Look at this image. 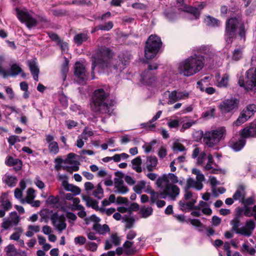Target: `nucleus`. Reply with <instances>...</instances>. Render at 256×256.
Masks as SVG:
<instances>
[{"label":"nucleus","mask_w":256,"mask_h":256,"mask_svg":"<svg viewBox=\"0 0 256 256\" xmlns=\"http://www.w3.org/2000/svg\"><path fill=\"white\" fill-rule=\"evenodd\" d=\"M92 68L99 66L102 69H107L110 71L113 70L122 71L126 66L128 61L122 60L120 57L116 56L108 48H98L92 56Z\"/></svg>","instance_id":"1"},{"label":"nucleus","mask_w":256,"mask_h":256,"mask_svg":"<svg viewBox=\"0 0 256 256\" xmlns=\"http://www.w3.org/2000/svg\"><path fill=\"white\" fill-rule=\"evenodd\" d=\"M109 96L108 88H102L94 90L90 102L91 110L96 114L111 115L112 112V106L108 103V97Z\"/></svg>","instance_id":"2"},{"label":"nucleus","mask_w":256,"mask_h":256,"mask_svg":"<svg viewBox=\"0 0 256 256\" xmlns=\"http://www.w3.org/2000/svg\"><path fill=\"white\" fill-rule=\"evenodd\" d=\"M204 66V57L200 55H194L180 62L178 68L180 74L190 76L200 72Z\"/></svg>","instance_id":"3"},{"label":"nucleus","mask_w":256,"mask_h":256,"mask_svg":"<svg viewBox=\"0 0 256 256\" xmlns=\"http://www.w3.org/2000/svg\"><path fill=\"white\" fill-rule=\"evenodd\" d=\"M170 182L173 184L178 183V178L174 174L169 173L168 174H164L158 178L156 180V184L158 188H164V192L162 194L163 198H165L167 196H168L174 200L178 195L180 189L177 186L170 184Z\"/></svg>","instance_id":"4"},{"label":"nucleus","mask_w":256,"mask_h":256,"mask_svg":"<svg viewBox=\"0 0 256 256\" xmlns=\"http://www.w3.org/2000/svg\"><path fill=\"white\" fill-rule=\"evenodd\" d=\"M162 45L160 37L156 34L150 35L146 42L144 48V56L147 60H152Z\"/></svg>","instance_id":"5"},{"label":"nucleus","mask_w":256,"mask_h":256,"mask_svg":"<svg viewBox=\"0 0 256 256\" xmlns=\"http://www.w3.org/2000/svg\"><path fill=\"white\" fill-rule=\"evenodd\" d=\"M240 224V218L238 216H235L230 222L232 230L234 231L237 234L246 237H249L252 234L256 227V223L254 220H246L245 226L241 228H238Z\"/></svg>","instance_id":"6"},{"label":"nucleus","mask_w":256,"mask_h":256,"mask_svg":"<svg viewBox=\"0 0 256 256\" xmlns=\"http://www.w3.org/2000/svg\"><path fill=\"white\" fill-rule=\"evenodd\" d=\"M240 139L234 143L232 146L236 151L240 150L246 144L245 138L249 137H256V124H250L242 129L240 132Z\"/></svg>","instance_id":"7"},{"label":"nucleus","mask_w":256,"mask_h":256,"mask_svg":"<svg viewBox=\"0 0 256 256\" xmlns=\"http://www.w3.org/2000/svg\"><path fill=\"white\" fill-rule=\"evenodd\" d=\"M246 83L242 76L239 78L238 82L240 86L244 87L248 92H256V68L248 70L246 72Z\"/></svg>","instance_id":"8"},{"label":"nucleus","mask_w":256,"mask_h":256,"mask_svg":"<svg viewBox=\"0 0 256 256\" xmlns=\"http://www.w3.org/2000/svg\"><path fill=\"white\" fill-rule=\"evenodd\" d=\"M224 127H220L215 130L206 132L204 140L209 147H213L218 144L226 134Z\"/></svg>","instance_id":"9"},{"label":"nucleus","mask_w":256,"mask_h":256,"mask_svg":"<svg viewBox=\"0 0 256 256\" xmlns=\"http://www.w3.org/2000/svg\"><path fill=\"white\" fill-rule=\"evenodd\" d=\"M184 200L179 202L180 206L183 210H192L196 202L198 196L192 193L188 188H184Z\"/></svg>","instance_id":"10"},{"label":"nucleus","mask_w":256,"mask_h":256,"mask_svg":"<svg viewBox=\"0 0 256 256\" xmlns=\"http://www.w3.org/2000/svg\"><path fill=\"white\" fill-rule=\"evenodd\" d=\"M238 23V20L236 18H230L226 22L224 36L228 44H231L235 37L236 28Z\"/></svg>","instance_id":"11"},{"label":"nucleus","mask_w":256,"mask_h":256,"mask_svg":"<svg viewBox=\"0 0 256 256\" xmlns=\"http://www.w3.org/2000/svg\"><path fill=\"white\" fill-rule=\"evenodd\" d=\"M157 68L158 64H153L148 66V69L145 70L141 76V82L143 84L152 86L153 84L155 82V76L151 71Z\"/></svg>","instance_id":"12"},{"label":"nucleus","mask_w":256,"mask_h":256,"mask_svg":"<svg viewBox=\"0 0 256 256\" xmlns=\"http://www.w3.org/2000/svg\"><path fill=\"white\" fill-rule=\"evenodd\" d=\"M18 18L22 22H26L28 28L34 26L36 25V20L33 18L30 13L26 10H16Z\"/></svg>","instance_id":"13"},{"label":"nucleus","mask_w":256,"mask_h":256,"mask_svg":"<svg viewBox=\"0 0 256 256\" xmlns=\"http://www.w3.org/2000/svg\"><path fill=\"white\" fill-rule=\"evenodd\" d=\"M74 73L76 76L79 78L80 83H85L88 79V75L86 73V68L83 64L76 62L74 65Z\"/></svg>","instance_id":"14"},{"label":"nucleus","mask_w":256,"mask_h":256,"mask_svg":"<svg viewBox=\"0 0 256 256\" xmlns=\"http://www.w3.org/2000/svg\"><path fill=\"white\" fill-rule=\"evenodd\" d=\"M51 220L53 226L58 232H61L66 229V224L63 216H58L56 213L54 214L52 216Z\"/></svg>","instance_id":"15"},{"label":"nucleus","mask_w":256,"mask_h":256,"mask_svg":"<svg viewBox=\"0 0 256 256\" xmlns=\"http://www.w3.org/2000/svg\"><path fill=\"white\" fill-rule=\"evenodd\" d=\"M206 6V4L204 2H202L198 5V8L192 7L188 6L186 4L180 5L181 7L180 9L182 10L184 12L192 14L196 18H198L200 15V10L203 9Z\"/></svg>","instance_id":"16"},{"label":"nucleus","mask_w":256,"mask_h":256,"mask_svg":"<svg viewBox=\"0 0 256 256\" xmlns=\"http://www.w3.org/2000/svg\"><path fill=\"white\" fill-rule=\"evenodd\" d=\"M46 142L48 144L49 152L53 155H56L59 152L60 149L58 144L54 140V136L51 134L46 135Z\"/></svg>","instance_id":"17"},{"label":"nucleus","mask_w":256,"mask_h":256,"mask_svg":"<svg viewBox=\"0 0 256 256\" xmlns=\"http://www.w3.org/2000/svg\"><path fill=\"white\" fill-rule=\"evenodd\" d=\"M238 100L236 99H228L222 102L220 109L225 112H229L238 106Z\"/></svg>","instance_id":"18"},{"label":"nucleus","mask_w":256,"mask_h":256,"mask_svg":"<svg viewBox=\"0 0 256 256\" xmlns=\"http://www.w3.org/2000/svg\"><path fill=\"white\" fill-rule=\"evenodd\" d=\"M115 192L124 194L128 192V188L126 186L122 178H116L114 179Z\"/></svg>","instance_id":"19"},{"label":"nucleus","mask_w":256,"mask_h":256,"mask_svg":"<svg viewBox=\"0 0 256 256\" xmlns=\"http://www.w3.org/2000/svg\"><path fill=\"white\" fill-rule=\"evenodd\" d=\"M28 66L29 67L30 72L33 76L34 80L38 82V74L40 70L38 68L36 59H32L27 62Z\"/></svg>","instance_id":"20"},{"label":"nucleus","mask_w":256,"mask_h":256,"mask_svg":"<svg viewBox=\"0 0 256 256\" xmlns=\"http://www.w3.org/2000/svg\"><path fill=\"white\" fill-rule=\"evenodd\" d=\"M121 239L116 233L111 234L110 239L106 240L105 244V249H110L112 246V244L116 246H119L120 244Z\"/></svg>","instance_id":"21"},{"label":"nucleus","mask_w":256,"mask_h":256,"mask_svg":"<svg viewBox=\"0 0 256 256\" xmlns=\"http://www.w3.org/2000/svg\"><path fill=\"white\" fill-rule=\"evenodd\" d=\"M216 80L217 82L216 86L218 87H226L228 86L229 82V75L225 74L222 78L220 75L218 74L216 76Z\"/></svg>","instance_id":"22"},{"label":"nucleus","mask_w":256,"mask_h":256,"mask_svg":"<svg viewBox=\"0 0 256 256\" xmlns=\"http://www.w3.org/2000/svg\"><path fill=\"white\" fill-rule=\"evenodd\" d=\"M92 228L100 234L102 235L105 234L110 230V228L108 225L106 224L101 225L99 223L94 224Z\"/></svg>","instance_id":"23"},{"label":"nucleus","mask_w":256,"mask_h":256,"mask_svg":"<svg viewBox=\"0 0 256 256\" xmlns=\"http://www.w3.org/2000/svg\"><path fill=\"white\" fill-rule=\"evenodd\" d=\"M162 114V112L160 110L152 118V119L150 120L148 122H147L146 123H143L141 124V126L143 127L146 128V129L148 130H152L154 128H155L156 125L155 124H152V122L156 121L158 118H159Z\"/></svg>","instance_id":"24"},{"label":"nucleus","mask_w":256,"mask_h":256,"mask_svg":"<svg viewBox=\"0 0 256 256\" xmlns=\"http://www.w3.org/2000/svg\"><path fill=\"white\" fill-rule=\"evenodd\" d=\"M162 114V112L160 110L152 118V119L150 120L148 122H147L146 123H143L141 124V126L143 127L146 128V129L148 130H152L154 128H155L156 125L155 124H152V122L156 121L158 118H159Z\"/></svg>","instance_id":"25"},{"label":"nucleus","mask_w":256,"mask_h":256,"mask_svg":"<svg viewBox=\"0 0 256 256\" xmlns=\"http://www.w3.org/2000/svg\"><path fill=\"white\" fill-rule=\"evenodd\" d=\"M162 114V112L160 110L152 118V119L150 120L148 122H147L146 123H143L141 124V126L143 127L146 128V129L148 130H152L154 128H155L156 125L155 124H152V122L156 121L158 118H159Z\"/></svg>","instance_id":"26"},{"label":"nucleus","mask_w":256,"mask_h":256,"mask_svg":"<svg viewBox=\"0 0 256 256\" xmlns=\"http://www.w3.org/2000/svg\"><path fill=\"white\" fill-rule=\"evenodd\" d=\"M146 169L148 172H152L154 169L158 164V160L156 156H148L146 160Z\"/></svg>","instance_id":"27"},{"label":"nucleus","mask_w":256,"mask_h":256,"mask_svg":"<svg viewBox=\"0 0 256 256\" xmlns=\"http://www.w3.org/2000/svg\"><path fill=\"white\" fill-rule=\"evenodd\" d=\"M246 195L245 188L242 186H240L234 194L233 198L235 200H238L242 202L244 198Z\"/></svg>","instance_id":"28"},{"label":"nucleus","mask_w":256,"mask_h":256,"mask_svg":"<svg viewBox=\"0 0 256 256\" xmlns=\"http://www.w3.org/2000/svg\"><path fill=\"white\" fill-rule=\"evenodd\" d=\"M202 187L203 185L200 182H198L192 178H189L187 180L185 188H188L189 190L190 188H194L198 190H200Z\"/></svg>","instance_id":"29"},{"label":"nucleus","mask_w":256,"mask_h":256,"mask_svg":"<svg viewBox=\"0 0 256 256\" xmlns=\"http://www.w3.org/2000/svg\"><path fill=\"white\" fill-rule=\"evenodd\" d=\"M240 252L244 255L250 254L252 256H254L256 253V249L253 247L250 246L246 243L242 244Z\"/></svg>","instance_id":"30"},{"label":"nucleus","mask_w":256,"mask_h":256,"mask_svg":"<svg viewBox=\"0 0 256 256\" xmlns=\"http://www.w3.org/2000/svg\"><path fill=\"white\" fill-rule=\"evenodd\" d=\"M3 182L10 187L14 186L17 183V178L16 176L9 174H5L2 178Z\"/></svg>","instance_id":"31"},{"label":"nucleus","mask_w":256,"mask_h":256,"mask_svg":"<svg viewBox=\"0 0 256 256\" xmlns=\"http://www.w3.org/2000/svg\"><path fill=\"white\" fill-rule=\"evenodd\" d=\"M204 22L206 24L209 26H218L220 25V21L210 16H206Z\"/></svg>","instance_id":"32"},{"label":"nucleus","mask_w":256,"mask_h":256,"mask_svg":"<svg viewBox=\"0 0 256 256\" xmlns=\"http://www.w3.org/2000/svg\"><path fill=\"white\" fill-rule=\"evenodd\" d=\"M35 197L36 195L34 190L32 188H30L27 190L26 197L21 200V203L22 204L26 203L28 204L34 200Z\"/></svg>","instance_id":"33"},{"label":"nucleus","mask_w":256,"mask_h":256,"mask_svg":"<svg viewBox=\"0 0 256 256\" xmlns=\"http://www.w3.org/2000/svg\"><path fill=\"white\" fill-rule=\"evenodd\" d=\"M64 184L62 186L66 190L72 192L74 195H78L80 193V189L78 186L70 184L68 182H65Z\"/></svg>","instance_id":"34"},{"label":"nucleus","mask_w":256,"mask_h":256,"mask_svg":"<svg viewBox=\"0 0 256 256\" xmlns=\"http://www.w3.org/2000/svg\"><path fill=\"white\" fill-rule=\"evenodd\" d=\"M142 159L140 156H138L132 160V168L137 172H142Z\"/></svg>","instance_id":"35"},{"label":"nucleus","mask_w":256,"mask_h":256,"mask_svg":"<svg viewBox=\"0 0 256 256\" xmlns=\"http://www.w3.org/2000/svg\"><path fill=\"white\" fill-rule=\"evenodd\" d=\"M48 204L52 205V207L58 208L60 206V196H50L46 200Z\"/></svg>","instance_id":"36"},{"label":"nucleus","mask_w":256,"mask_h":256,"mask_svg":"<svg viewBox=\"0 0 256 256\" xmlns=\"http://www.w3.org/2000/svg\"><path fill=\"white\" fill-rule=\"evenodd\" d=\"M22 72V69L17 64H14L10 66V72L8 73V76H15Z\"/></svg>","instance_id":"37"},{"label":"nucleus","mask_w":256,"mask_h":256,"mask_svg":"<svg viewBox=\"0 0 256 256\" xmlns=\"http://www.w3.org/2000/svg\"><path fill=\"white\" fill-rule=\"evenodd\" d=\"M92 195L98 199H101L104 197V190L100 183L94 188Z\"/></svg>","instance_id":"38"},{"label":"nucleus","mask_w":256,"mask_h":256,"mask_svg":"<svg viewBox=\"0 0 256 256\" xmlns=\"http://www.w3.org/2000/svg\"><path fill=\"white\" fill-rule=\"evenodd\" d=\"M88 39V36L85 33H80L76 35L74 38V42L78 45L81 44Z\"/></svg>","instance_id":"39"},{"label":"nucleus","mask_w":256,"mask_h":256,"mask_svg":"<svg viewBox=\"0 0 256 256\" xmlns=\"http://www.w3.org/2000/svg\"><path fill=\"white\" fill-rule=\"evenodd\" d=\"M133 242L126 240L123 244L124 252L127 254H132L134 252V250L132 248Z\"/></svg>","instance_id":"40"},{"label":"nucleus","mask_w":256,"mask_h":256,"mask_svg":"<svg viewBox=\"0 0 256 256\" xmlns=\"http://www.w3.org/2000/svg\"><path fill=\"white\" fill-rule=\"evenodd\" d=\"M242 112L246 113L247 117L250 118L256 112V106L254 104H249Z\"/></svg>","instance_id":"41"},{"label":"nucleus","mask_w":256,"mask_h":256,"mask_svg":"<svg viewBox=\"0 0 256 256\" xmlns=\"http://www.w3.org/2000/svg\"><path fill=\"white\" fill-rule=\"evenodd\" d=\"M68 70V61L66 58L61 68V72L63 80H64L66 79Z\"/></svg>","instance_id":"42"},{"label":"nucleus","mask_w":256,"mask_h":256,"mask_svg":"<svg viewBox=\"0 0 256 256\" xmlns=\"http://www.w3.org/2000/svg\"><path fill=\"white\" fill-rule=\"evenodd\" d=\"M6 255L8 256H15L17 254V250L14 244H10L4 248Z\"/></svg>","instance_id":"43"},{"label":"nucleus","mask_w":256,"mask_h":256,"mask_svg":"<svg viewBox=\"0 0 256 256\" xmlns=\"http://www.w3.org/2000/svg\"><path fill=\"white\" fill-rule=\"evenodd\" d=\"M72 206L70 207V210L72 211L78 210L83 208V206L80 204V200L78 198H74L72 199Z\"/></svg>","instance_id":"44"},{"label":"nucleus","mask_w":256,"mask_h":256,"mask_svg":"<svg viewBox=\"0 0 256 256\" xmlns=\"http://www.w3.org/2000/svg\"><path fill=\"white\" fill-rule=\"evenodd\" d=\"M152 212V208L150 206H143L140 210V213L142 215V218H146L150 216Z\"/></svg>","instance_id":"45"},{"label":"nucleus","mask_w":256,"mask_h":256,"mask_svg":"<svg viewBox=\"0 0 256 256\" xmlns=\"http://www.w3.org/2000/svg\"><path fill=\"white\" fill-rule=\"evenodd\" d=\"M28 230L26 232V235L28 237L32 236L34 233L40 231V228L38 226L30 225L28 226Z\"/></svg>","instance_id":"46"},{"label":"nucleus","mask_w":256,"mask_h":256,"mask_svg":"<svg viewBox=\"0 0 256 256\" xmlns=\"http://www.w3.org/2000/svg\"><path fill=\"white\" fill-rule=\"evenodd\" d=\"M146 182L144 180H141L138 182L134 188V190L138 194H140L142 192V190L146 186Z\"/></svg>","instance_id":"47"},{"label":"nucleus","mask_w":256,"mask_h":256,"mask_svg":"<svg viewBox=\"0 0 256 256\" xmlns=\"http://www.w3.org/2000/svg\"><path fill=\"white\" fill-rule=\"evenodd\" d=\"M249 118L246 116V114L242 112L236 120L234 122V124L236 126H240L245 122Z\"/></svg>","instance_id":"48"},{"label":"nucleus","mask_w":256,"mask_h":256,"mask_svg":"<svg viewBox=\"0 0 256 256\" xmlns=\"http://www.w3.org/2000/svg\"><path fill=\"white\" fill-rule=\"evenodd\" d=\"M168 104H172L178 101L176 95V90H173L171 92H168Z\"/></svg>","instance_id":"49"},{"label":"nucleus","mask_w":256,"mask_h":256,"mask_svg":"<svg viewBox=\"0 0 256 256\" xmlns=\"http://www.w3.org/2000/svg\"><path fill=\"white\" fill-rule=\"evenodd\" d=\"M83 199L86 201V204L88 206H91L95 210L98 208V203L96 200H92L89 198L83 196Z\"/></svg>","instance_id":"50"},{"label":"nucleus","mask_w":256,"mask_h":256,"mask_svg":"<svg viewBox=\"0 0 256 256\" xmlns=\"http://www.w3.org/2000/svg\"><path fill=\"white\" fill-rule=\"evenodd\" d=\"M177 98L179 100H186L189 97L190 93L186 90H176Z\"/></svg>","instance_id":"51"},{"label":"nucleus","mask_w":256,"mask_h":256,"mask_svg":"<svg viewBox=\"0 0 256 256\" xmlns=\"http://www.w3.org/2000/svg\"><path fill=\"white\" fill-rule=\"evenodd\" d=\"M256 202V197L254 196L248 197L246 198H244L242 203L244 206H248L252 205Z\"/></svg>","instance_id":"52"},{"label":"nucleus","mask_w":256,"mask_h":256,"mask_svg":"<svg viewBox=\"0 0 256 256\" xmlns=\"http://www.w3.org/2000/svg\"><path fill=\"white\" fill-rule=\"evenodd\" d=\"M163 188V192H156L154 190L150 194V200L152 203H154L156 200L160 198H163L162 196V194L164 192V188Z\"/></svg>","instance_id":"53"},{"label":"nucleus","mask_w":256,"mask_h":256,"mask_svg":"<svg viewBox=\"0 0 256 256\" xmlns=\"http://www.w3.org/2000/svg\"><path fill=\"white\" fill-rule=\"evenodd\" d=\"M8 220L12 222L14 226H16L19 222V218L17 213L16 212H11Z\"/></svg>","instance_id":"54"},{"label":"nucleus","mask_w":256,"mask_h":256,"mask_svg":"<svg viewBox=\"0 0 256 256\" xmlns=\"http://www.w3.org/2000/svg\"><path fill=\"white\" fill-rule=\"evenodd\" d=\"M172 148L174 152H184L186 150L185 147L178 142L174 143Z\"/></svg>","instance_id":"55"},{"label":"nucleus","mask_w":256,"mask_h":256,"mask_svg":"<svg viewBox=\"0 0 256 256\" xmlns=\"http://www.w3.org/2000/svg\"><path fill=\"white\" fill-rule=\"evenodd\" d=\"M212 164L207 163L204 166V170L208 171L210 173L218 174L219 172V170L217 168H214L212 166Z\"/></svg>","instance_id":"56"},{"label":"nucleus","mask_w":256,"mask_h":256,"mask_svg":"<svg viewBox=\"0 0 256 256\" xmlns=\"http://www.w3.org/2000/svg\"><path fill=\"white\" fill-rule=\"evenodd\" d=\"M254 212H252V208L248 206H244V214L247 217H251L253 216Z\"/></svg>","instance_id":"57"},{"label":"nucleus","mask_w":256,"mask_h":256,"mask_svg":"<svg viewBox=\"0 0 256 256\" xmlns=\"http://www.w3.org/2000/svg\"><path fill=\"white\" fill-rule=\"evenodd\" d=\"M242 50H240V48H237L234 50L232 58L234 60H238L242 58Z\"/></svg>","instance_id":"58"},{"label":"nucleus","mask_w":256,"mask_h":256,"mask_svg":"<svg viewBox=\"0 0 256 256\" xmlns=\"http://www.w3.org/2000/svg\"><path fill=\"white\" fill-rule=\"evenodd\" d=\"M226 192V189L222 187L216 188H212V192L214 196L216 197L218 196L220 194H222Z\"/></svg>","instance_id":"59"},{"label":"nucleus","mask_w":256,"mask_h":256,"mask_svg":"<svg viewBox=\"0 0 256 256\" xmlns=\"http://www.w3.org/2000/svg\"><path fill=\"white\" fill-rule=\"evenodd\" d=\"M180 121L178 120H171L167 124L170 128H177L180 124Z\"/></svg>","instance_id":"60"},{"label":"nucleus","mask_w":256,"mask_h":256,"mask_svg":"<svg viewBox=\"0 0 256 256\" xmlns=\"http://www.w3.org/2000/svg\"><path fill=\"white\" fill-rule=\"evenodd\" d=\"M93 134L94 133L91 130H90L88 128H84L80 136L82 138L86 140L88 137L92 136Z\"/></svg>","instance_id":"61"},{"label":"nucleus","mask_w":256,"mask_h":256,"mask_svg":"<svg viewBox=\"0 0 256 256\" xmlns=\"http://www.w3.org/2000/svg\"><path fill=\"white\" fill-rule=\"evenodd\" d=\"M18 230L17 232H14L10 236V240H18L20 239L21 234L22 232V230L20 228H18Z\"/></svg>","instance_id":"62"},{"label":"nucleus","mask_w":256,"mask_h":256,"mask_svg":"<svg viewBox=\"0 0 256 256\" xmlns=\"http://www.w3.org/2000/svg\"><path fill=\"white\" fill-rule=\"evenodd\" d=\"M100 211L102 214H106L108 216H110L113 213H114L116 211V209L114 208H109L108 209L104 208H100L99 209Z\"/></svg>","instance_id":"63"},{"label":"nucleus","mask_w":256,"mask_h":256,"mask_svg":"<svg viewBox=\"0 0 256 256\" xmlns=\"http://www.w3.org/2000/svg\"><path fill=\"white\" fill-rule=\"evenodd\" d=\"M13 226L14 225L12 222H10L8 220H4L2 224V227L4 230H8Z\"/></svg>","instance_id":"64"}]
</instances>
